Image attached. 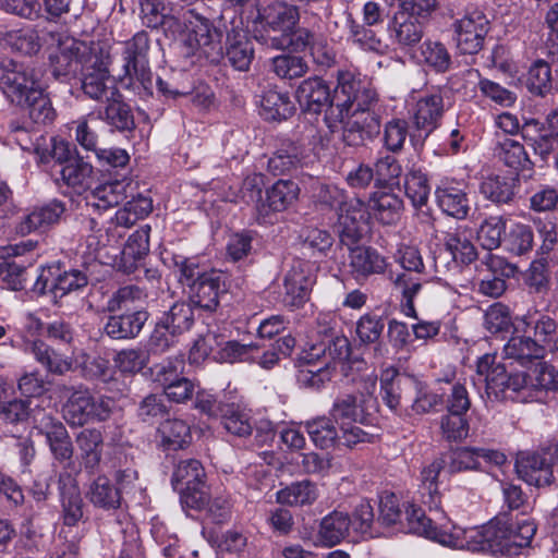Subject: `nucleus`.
Returning <instances> with one entry per match:
<instances>
[{
    "mask_svg": "<svg viewBox=\"0 0 558 558\" xmlns=\"http://www.w3.org/2000/svg\"><path fill=\"white\" fill-rule=\"evenodd\" d=\"M342 140L348 146H362L379 133V118L371 109L351 110L344 117Z\"/></svg>",
    "mask_w": 558,
    "mask_h": 558,
    "instance_id": "2eb2a0df",
    "label": "nucleus"
},
{
    "mask_svg": "<svg viewBox=\"0 0 558 558\" xmlns=\"http://www.w3.org/2000/svg\"><path fill=\"white\" fill-rule=\"evenodd\" d=\"M306 430L316 447L327 449L338 440V430L330 417L320 416L306 422Z\"/></svg>",
    "mask_w": 558,
    "mask_h": 558,
    "instance_id": "4d7b16f0",
    "label": "nucleus"
},
{
    "mask_svg": "<svg viewBox=\"0 0 558 558\" xmlns=\"http://www.w3.org/2000/svg\"><path fill=\"white\" fill-rule=\"evenodd\" d=\"M478 380L485 384V390L489 398L506 399L508 374L506 367L496 364V356L485 354L476 364Z\"/></svg>",
    "mask_w": 558,
    "mask_h": 558,
    "instance_id": "bb28decb",
    "label": "nucleus"
},
{
    "mask_svg": "<svg viewBox=\"0 0 558 558\" xmlns=\"http://www.w3.org/2000/svg\"><path fill=\"white\" fill-rule=\"evenodd\" d=\"M530 221L533 223L541 244L538 253L541 255H548L558 245V225L555 217H531Z\"/></svg>",
    "mask_w": 558,
    "mask_h": 558,
    "instance_id": "052dcab7",
    "label": "nucleus"
},
{
    "mask_svg": "<svg viewBox=\"0 0 558 558\" xmlns=\"http://www.w3.org/2000/svg\"><path fill=\"white\" fill-rule=\"evenodd\" d=\"M558 459V445L548 442L534 451H521L517 456L515 470L520 478L536 487L553 482V465Z\"/></svg>",
    "mask_w": 558,
    "mask_h": 558,
    "instance_id": "39448f33",
    "label": "nucleus"
},
{
    "mask_svg": "<svg viewBox=\"0 0 558 558\" xmlns=\"http://www.w3.org/2000/svg\"><path fill=\"white\" fill-rule=\"evenodd\" d=\"M159 432L162 441L171 449H180L192 439L189 424L179 418L167 420L161 423Z\"/></svg>",
    "mask_w": 558,
    "mask_h": 558,
    "instance_id": "338daca9",
    "label": "nucleus"
},
{
    "mask_svg": "<svg viewBox=\"0 0 558 558\" xmlns=\"http://www.w3.org/2000/svg\"><path fill=\"white\" fill-rule=\"evenodd\" d=\"M409 501H402L391 492H384L379 499V520L386 525L403 524L404 511Z\"/></svg>",
    "mask_w": 558,
    "mask_h": 558,
    "instance_id": "e2e57ef3",
    "label": "nucleus"
},
{
    "mask_svg": "<svg viewBox=\"0 0 558 558\" xmlns=\"http://www.w3.org/2000/svg\"><path fill=\"white\" fill-rule=\"evenodd\" d=\"M445 112L440 89L421 95L412 110V123L416 131L424 133V140L439 125Z\"/></svg>",
    "mask_w": 558,
    "mask_h": 558,
    "instance_id": "a211bd4d",
    "label": "nucleus"
},
{
    "mask_svg": "<svg viewBox=\"0 0 558 558\" xmlns=\"http://www.w3.org/2000/svg\"><path fill=\"white\" fill-rule=\"evenodd\" d=\"M304 158L303 150L294 143L279 148L268 160V169L275 175L296 169Z\"/></svg>",
    "mask_w": 558,
    "mask_h": 558,
    "instance_id": "5fc2aeb1",
    "label": "nucleus"
},
{
    "mask_svg": "<svg viewBox=\"0 0 558 558\" xmlns=\"http://www.w3.org/2000/svg\"><path fill=\"white\" fill-rule=\"evenodd\" d=\"M39 87L34 71L10 58L0 60V90L13 105L25 102Z\"/></svg>",
    "mask_w": 558,
    "mask_h": 558,
    "instance_id": "9d476101",
    "label": "nucleus"
},
{
    "mask_svg": "<svg viewBox=\"0 0 558 558\" xmlns=\"http://www.w3.org/2000/svg\"><path fill=\"white\" fill-rule=\"evenodd\" d=\"M376 379L373 374L362 377L359 396L348 393L338 397L329 411L330 418L340 425L362 422L364 415L376 407V400L373 397L376 390Z\"/></svg>",
    "mask_w": 558,
    "mask_h": 558,
    "instance_id": "423d86ee",
    "label": "nucleus"
},
{
    "mask_svg": "<svg viewBox=\"0 0 558 558\" xmlns=\"http://www.w3.org/2000/svg\"><path fill=\"white\" fill-rule=\"evenodd\" d=\"M337 231L343 245L352 246L362 238L366 219L364 204L357 198H349L338 210Z\"/></svg>",
    "mask_w": 558,
    "mask_h": 558,
    "instance_id": "4be33fe9",
    "label": "nucleus"
},
{
    "mask_svg": "<svg viewBox=\"0 0 558 558\" xmlns=\"http://www.w3.org/2000/svg\"><path fill=\"white\" fill-rule=\"evenodd\" d=\"M97 62V52L84 41L65 39L63 47L50 56L52 75L62 81L76 77Z\"/></svg>",
    "mask_w": 558,
    "mask_h": 558,
    "instance_id": "6e6552de",
    "label": "nucleus"
},
{
    "mask_svg": "<svg viewBox=\"0 0 558 558\" xmlns=\"http://www.w3.org/2000/svg\"><path fill=\"white\" fill-rule=\"evenodd\" d=\"M404 190L405 195L414 207H422L426 205L430 193V186L426 174L420 169H411L405 174Z\"/></svg>",
    "mask_w": 558,
    "mask_h": 558,
    "instance_id": "bf43d9fd",
    "label": "nucleus"
},
{
    "mask_svg": "<svg viewBox=\"0 0 558 558\" xmlns=\"http://www.w3.org/2000/svg\"><path fill=\"white\" fill-rule=\"evenodd\" d=\"M369 208L379 222L391 226L401 218L403 201L392 192L379 191L369 198Z\"/></svg>",
    "mask_w": 558,
    "mask_h": 558,
    "instance_id": "ea45409f",
    "label": "nucleus"
},
{
    "mask_svg": "<svg viewBox=\"0 0 558 558\" xmlns=\"http://www.w3.org/2000/svg\"><path fill=\"white\" fill-rule=\"evenodd\" d=\"M61 507L63 523L68 526L76 525L84 515V501L78 487L71 483L61 489Z\"/></svg>",
    "mask_w": 558,
    "mask_h": 558,
    "instance_id": "603ef678",
    "label": "nucleus"
},
{
    "mask_svg": "<svg viewBox=\"0 0 558 558\" xmlns=\"http://www.w3.org/2000/svg\"><path fill=\"white\" fill-rule=\"evenodd\" d=\"M219 417L223 428L233 436L247 437L253 432L250 412L240 403L221 404Z\"/></svg>",
    "mask_w": 558,
    "mask_h": 558,
    "instance_id": "37998d69",
    "label": "nucleus"
},
{
    "mask_svg": "<svg viewBox=\"0 0 558 558\" xmlns=\"http://www.w3.org/2000/svg\"><path fill=\"white\" fill-rule=\"evenodd\" d=\"M522 134L531 142L534 153L547 161L558 148V109L551 110L544 121L526 119Z\"/></svg>",
    "mask_w": 558,
    "mask_h": 558,
    "instance_id": "ddd939ff",
    "label": "nucleus"
},
{
    "mask_svg": "<svg viewBox=\"0 0 558 558\" xmlns=\"http://www.w3.org/2000/svg\"><path fill=\"white\" fill-rule=\"evenodd\" d=\"M88 283L87 276L77 269L61 271L58 267H43L34 283L33 290L39 295L49 294L53 304L59 305L60 300Z\"/></svg>",
    "mask_w": 558,
    "mask_h": 558,
    "instance_id": "1a4fd4ad",
    "label": "nucleus"
},
{
    "mask_svg": "<svg viewBox=\"0 0 558 558\" xmlns=\"http://www.w3.org/2000/svg\"><path fill=\"white\" fill-rule=\"evenodd\" d=\"M314 283L312 265L305 260H294L283 278L282 304L291 310L300 308L308 300Z\"/></svg>",
    "mask_w": 558,
    "mask_h": 558,
    "instance_id": "4468645a",
    "label": "nucleus"
},
{
    "mask_svg": "<svg viewBox=\"0 0 558 558\" xmlns=\"http://www.w3.org/2000/svg\"><path fill=\"white\" fill-rule=\"evenodd\" d=\"M35 243L32 241L22 242L15 245L0 246V280L4 288L12 291H21L25 288L27 274L26 267L15 260L9 259L11 256H19L26 251H32Z\"/></svg>",
    "mask_w": 558,
    "mask_h": 558,
    "instance_id": "5701e85b",
    "label": "nucleus"
},
{
    "mask_svg": "<svg viewBox=\"0 0 558 558\" xmlns=\"http://www.w3.org/2000/svg\"><path fill=\"white\" fill-rule=\"evenodd\" d=\"M317 36L305 27H294L293 31L287 32L284 35H260L256 39L264 45L274 49L284 50L291 48L294 51H303L312 48L313 41L317 40Z\"/></svg>",
    "mask_w": 558,
    "mask_h": 558,
    "instance_id": "4c0bfd02",
    "label": "nucleus"
},
{
    "mask_svg": "<svg viewBox=\"0 0 558 558\" xmlns=\"http://www.w3.org/2000/svg\"><path fill=\"white\" fill-rule=\"evenodd\" d=\"M381 399L393 412L401 409L403 402H410L413 389L417 387L414 376L399 374L397 369H385L380 378Z\"/></svg>",
    "mask_w": 558,
    "mask_h": 558,
    "instance_id": "6ab92c4d",
    "label": "nucleus"
},
{
    "mask_svg": "<svg viewBox=\"0 0 558 558\" xmlns=\"http://www.w3.org/2000/svg\"><path fill=\"white\" fill-rule=\"evenodd\" d=\"M84 469L93 474L97 471L104 450V436L99 429L85 428L76 436Z\"/></svg>",
    "mask_w": 558,
    "mask_h": 558,
    "instance_id": "f704fd0d",
    "label": "nucleus"
},
{
    "mask_svg": "<svg viewBox=\"0 0 558 558\" xmlns=\"http://www.w3.org/2000/svg\"><path fill=\"white\" fill-rule=\"evenodd\" d=\"M86 496L94 507L107 511L117 510L122 505L120 490L106 475H99L89 484Z\"/></svg>",
    "mask_w": 558,
    "mask_h": 558,
    "instance_id": "79ce46f5",
    "label": "nucleus"
},
{
    "mask_svg": "<svg viewBox=\"0 0 558 558\" xmlns=\"http://www.w3.org/2000/svg\"><path fill=\"white\" fill-rule=\"evenodd\" d=\"M400 529L451 548V545L447 543L448 537L456 535V529H459V526L452 525L449 530L438 529L433 525L432 520L426 517L421 507L410 502L405 508L403 524L400 525Z\"/></svg>",
    "mask_w": 558,
    "mask_h": 558,
    "instance_id": "412c9836",
    "label": "nucleus"
},
{
    "mask_svg": "<svg viewBox=\"0 0 558 558\" xmlns=\"http://www.w3.org/2000/svg\"><path fill=\"white\" fill-rule=\"evenodd\" d=\"M49 445L54 459L63 462L71 460L73 456V445L65 426L52 416H45L40 427Z\"/></svg>",
    "mask_w": 558,
    "mask_h": 558,
    "instance_id": "2f4dec72",
    "label": "nucleus"
},
{
    "mask_svg": "<svg viewBox=\"0 0 558 558\" xmlns=\"http://www.w3.org/2000/svg\"><path fill=\"white\" fill-rule=\"evenodd\" d=\"M87 192L86 206L99 214L118 206L126 198V185L118 180L92 186Z\"/></svg>",
    "mask_w": 558,
    "mask_h": 558,
    "instance_id": "c756f323",
    "label": "nucleus"
},
{
    "mask_svg": "<svg viewBox=\"0 0 558 558\" xmlns=\"http://www.w3.org/2000/svg\"><path fill=\"white\" fill-rule=\"evenodd\" d=\"M349 271L357 280H365L372 275L383 274L387 268V262L376 250L366 246H348Z\"/></svg>",
    "mask_w": 558,
    "mask_h": 558,
    "instance_id": "393cba45",
    "label": "nucleus"
},
{
    "mask_svg": "<svg viewBox=\"0 0 558 558\" xmlns=\"http://www.w3.org/2000/svg\"><path fill=\"white\" fill-rule=\"evenodd\" d=\"M258 20L263 28L284 35L293 31L300 21L299 5L287 0H267L258 10Z\"/></svg>",
    "mask_w": 558,
    "mask_h": 558,
    "instance_id": "f3484780",
    "label": "nucleus"
},
{
    "mask_svg": "<svg viewBox=\"0 0 558 558\" xmlns=\"http://www.w3.org/2000/svg\"><path fill=\"white\" fill-rule=\"evenodd\" d=\"M536 524L530 519L513 522L506 515L496 517L482 527L456 529V535L448 537L451 548L492 555L514 556L531 544Z\"/></svg>",
    "mask_w": 558,
    "mask_h": 558,
    "instance_id": "f257e3e1",
    "label": "nucleus"
},
{
    "mask_svg": "<svg viewBox=\"0 0 558 558\" xmlns=\"http://www.w3.org/2000/svg\"><path fill=\"white\" fill-rule=\"evenodd\" d=\"M305 359L307 364L300 368L298 381L304 388L318 390L332 377L331 362L324 360L320 363H315L314 360L319 359V353L312 350Z\"/></svg>",
    "mask_w": 558,
    "mask_h": 558,
    "instance_id": "e433bc0d",
    "label": "nucleus"
},
{
    "mask_svg": "<svg viewBox=\"0 0 558 558\" xmlns=\"http://www.w3.org/2000/svg\"><path fill=\"white\" fill-rule=\"evenodd\" d=\"M60 173L63 183L78 194L87 192L95 181L93 166L82 156L63 166Z\"/></svg>",
    "mask_w": 558,
    "mask_h": 558,
    "instance_id": "a19ab883",
    "label": "nucleus"
},
{
    "mask_svg": "<svg viewBox=\"0 0 558 558\" xmlns=\"http://www.w3.org/2000/svg\"><path fill=\"white\" fill-rule=\"evenodd\" d=\"M221 33L208 19L194 15L189 21L182 47L186 57L199 54L210 62H217L222 56Z\"/></svg>",
    "mask_w": 558,
    "mask_h": 558,
    "instance_id": "0eeeda50",
    "label": "nucleus"
},
{
    "mask_svg": "<svg viewBox=\"0 0 558 558\" xmlns=\"http://www.w3.org/2000/svg\"><path fill=\"white\" fill-rule=\"evenodd\" d=\"M68 400L62 412L64 420L72 426H83L89 422H102L109 418L112 401L106 397H95L84 386H63Z\"/></svg>",
    "mask_w": 558,
    "mask_h": 558,
    "instance_id": "7ed1b4c3",
    "label": "nucleus"
},
{
    "mask_svg": "<svg viewBox=\"0 0 558 558\" xmlns=\"http://www.w3.org/2000/svg\"><path fill=\"white\" fill-rule=\"evenodd\" d=\"M40 24L14 29L5 35V43L24 54H35L41 48Z\"/></svg>",
    "mask_w": 558,
    "mask_h": 558,
    "instance_id": "09e8293b",
    "label": "nucleus"
},
{
    "mask_svg": "<svg viewBox=\"0 0 558 558\" xmlns=\"http://www.w3.org/2000/svg\"><path fill=\"white\" fill-rule=\"evenodd\" d=\"M505 244L506 248L517 256L531 252L534 246L533 229L521 222L514 223L505 238Z\"/></svg>",
    "mask_w": 558,
    "mask_h": 558,
    "instance_id": "0e129e2a",
    "label": "nucleus"
},
{
    "mask_svg": "<svg viewBox=\"0 0 558 558\" xmlns=\"http://www.w3.org/2000/svg\"><path fill=\"white\" fill-rule=\"evenodd\" d=\"M526 85L529 90L537 96H546L553 90L551 70L544 60H536L527 73Z\"/></svg>",
    "mask_w": 558,
    "mask_h": 558,
    "instance_id": "69168bd1",
    "label": "nucleus"
},
{
    "mask_svg": "<svg viewBox=\"0 0 558 558\" xmlns=\"http://www.w3.org/2000/svg\"><path fill=\"white\" fill-rule=\"evenodd\" d=\"M271 69L278 77L293 80L302 77L308 65L302 57L286 53L271 59Z\"/></svg>",
    "mask_w": 558,
    "mask_h": 558,
    "instance_id": "774afa93",
    "label": "nucleus"
},
{
    "mask_svg": "<svg viewBox=\"0 0 558 558\" xmlns=\"http://www.w3.org/2000/svg\"><path fill=\"white\" fill-rule=\"evenodd\" d=\"M545 348L531 337L515 336L504 345V356L512 360L522 366L534 364L543 359Z\"/></svg>",
    "mask_w": 558,
    "mask_h": 558,
    "instance_id": "c9c22d12",
    "label": "nucleus"
},
{
    "mask_svg": "<svg viewBox=\"0 0 558 558\" xmlns=\"http://www.w3.org/2000/svg\"><path fill=\"white\" fill-rule=\"evenodd\" d=\"M205 478V470L196 459L180 460L173 470L171 484L175 490L180 487L202 485Z\"/></svg>",
    "mask_w": 558,
    "mask_h": 558,
    "instance_id": "864d4df0",
    "label": "nucleus"
},
{
    "mask_svg": "<svg viewBox=\"0 0 558 558\" xmlns=\"http://www.w3.org/2000/svg\"><path fill=\"white\" fill-rule=\"evenodd\" d=\"M299 193V185L294 181L278 180L266 191L264 202L257 205L258 222H270L271 215L286 210L298 199Z\"/></svg>",
    "mask_w": 558,
    "mask_h": 558,
    "instance_id": "aec40b11",
    "label": "nucleus"
},
{
    "mask_svg": "<svg viewBox=\"0 0 558 558\" xmlns=\"http://www.w3.org/2000/svg\"><path fill=\"white\" fill-rule=\"evenodd\" d=\"M97 118L118 131H130L135 126L131 108L117 88L110 90L105 107L97 111Z\"/></svg>",
    "mask_w": 558,
    "mask_h": 558,
    "instance_id": "c85d7f7f",
    "label": "nucleus"
},
{
    "mask_svg": "<svg viewBox=\"0 0 558 558\" xmlns=\"http://www.w3.org/2000/svg\"><path fill=\"white\" fill-rule=\"evenodd\" d=\"M445 246L452 258L462 264H470L476 258V250L471 241V233L463 228L449 231L445 236Z\"/></svg>",
    "mask_w": 558,
    "mask_h": 558,
    "instance_id": "de8ad7c7",
    "label": "nucleus"
},
{
    "mask_svg": "<svg viewBox=\"0 0 558 558\" xmlns=\"http://www.w3.org/2000/svg\"><path fill=\"white\" fill-rule=\"evenodd\" d=\"M223 293H226L223 275L215 269L206 271L189 289L191 305L208 313L218 308Z\"/></svg>",
    "mask_w": 558,
    "mask_h": 558,
    "instance_id": "dca6fc26",
    "label": "nucleus"
},
{
    "mask_svg": "<svg viewBox=\"0 0 558 558\" xmlns=\"http://www.w3.org/2000/svg\"><path fill=\"white\" fill-rule=\"evenodd\" d=\"M317 497V487L308 480L292 483L277 493V501L288 506L312 505Z\"/></svg>",
    "mask_w": 558,
    "mask_h": 558,
    "instance_id": "8fccbe9b",
    "label": "nucleus"
},
{
    "mask_svg": "<svg viewBox=\"0 0 558 558\" xmlns=\"http://www.w3.org/2000/svg\"><path fill=\"white\" fill-rule=\"evenodd\" d=\"M336 93H341L345 99L341 104L330 105L325 112V122L331 132L337 130L338 122H342L351 110L371 109L376 101V93L367 77L351 70L338 72Z\"/></svg>",
    "mask_w": 558,
    "mask_h": 558,
    "instance_id": "f03ea898",
    "label": "nucleus"
},
{
    "mask_svg": "<svg viewBox=\"0 0 558 558\" xmlns=\"http://www.w3.org/2000/svg\"><path fill=\"white\" fill-rule=\"evenodd\" d=\"M296 99L305 111L312 113H319L324 107L333 105L328 85L319 77L304 80L296 89Z\"/></svg>",
    "mask_w": 558,
    "mask_h": 558,
    "instance_id": "7c9ffc66",
    "label": "nucleus"
},
{
    "mask_svg": "<svg viewBox=\"0 0 558 558\" xmlns=\"http://www.w3.org/2000/svg\"><path fill=\"white\" fill-rule=\"evenodd\" d=\"M226 58L231 66L238 71H247L254 59L253 43L242 32L228 33Z\"/></svg>",
    "mask_w": 558,
    "mask_h": 558,
    "instance_id": "58836bf2",
    "label": "nucleus"
},
{
    "mask_svg": "<svg viewBox=\"0 0 558 558\" xmlns=\"http://www.w3.org/2000/svg\"><path fill=\"white\" fill-rule=\"evenodd\" d=\"M32 352L36 361L52 374L63 375L72 369L73 361L71 357L58 353L40 340L33 342Z\"/></svg>",
    "mask_w": 558,
    "mask_h": 558,
    "instance_id": "3c124183",
    "label": "nucleus"
},
{
    "mask_svg": "<svg viewBox=\"0 0 558 558\" xmlns=\"http://www.w3.org/2000/svg\"><path fill=\"white\" fill-rule=\"evenodd\" d=\"M260 116L268 121H281L290 118L294 112V105L290 97L277 90H266L260 98Z\"/></svg>",
    "mask_w": 558,
    "mask_h": 558,
    "instance_id": "a18cd8bd",
    "label": "nucleus"
},
{
    "mask_svg": "<svg viewBox=\"0 0 558 558\" xmlns=\"http://www.w3.org/2000/svg\"><path fill=\"white\" fill-rule=\"evenodd\" d=\"M436 198L441 210L457 219H465L470 211V199L461 183L444 181L436 189Z\"/></svg>",
    "mask_w": 558,
    "mask_h": 558,
    "instance_id": "cd10ccee",
    "label": "nucleus"
},
{
    "mask_svg": "<svg viewBox=\"0 0 558 558\" xmlns=\"http://www.w3.org/2000/svg\"><path fill=\"white\" fill-rule=\"evenodd\" d=\"M17 106L23 108L29 120L37 125L51 124L57 117L51 100L40 86L31 93L25 102L19 104Z\"/></svg>",
    "mask_w": 558,
    "mask_h": 558,
    "instance_id": "c03bdc74",
    "label": "nucleus"
},
{
    "mask_svg": "<svg viewBox=\"0 0 558 558\" xmlns=\"http://www.w3.org/2000/svg\"><path fill=\"white\" fill-rule=\"evenodd\" d=\"M352 520L348 512L333 510L325 515L318 529V539L324 547H333L349 536Z\"/></svg>",
    "mask_w": 558,
    "mask_h": 558,
    "instance_id": "473e14b6",
    "label": "nucleus"
},
{
    "mask_svg": "<svg viewBox=\"0 0 558 558\" xmlns=\"http://www.w3.org/2000/svg\"><path fill=\"white\" fill-rule=\"evenodd\" d=\"M150 39L145 31L137 32L124 41L122 51L124 76L130 86L142 88L143 95H153V73L149 66L148 51Z\"/></svg>",
    "mask_w": 558,
    "mask_h": 558,
    "instance_id": "20e7f679",
    "label": "nucleus"
},
{
    "mask_svg": "<svg viewBox=\"0 0 558 558\" xmlns=\"http://www.w3.org/2000/svg\"><path fill=\"white\" fill-rule=\"evenodd\" d=\"M148 317L149 314L145 310L110 315L104 326V332L114 340L135 339L143 330Z\"/></svg>",
    "mask_w": 558,
    "mask_h": 558,
    "instance_id": "b1692460",
    "label": "nucleus"
},
{
    "mask_svg": "<svg viewBox=\"0 0 558 558\" xmlns=\"http://www.w3.org/2000/svg\"><path fill=\"white\" fill-rule=\"evenodd\" d=\"M146 298L144 291L136 286L120 288L107 302V311L110 313L132 312L138 310L136 303Z\"/></svg>",
    "mask_w": 558,
    "mask_h": 558,
    "instance_id": "680f3d73",
    "label": "nucleus"
},
{
    "mask_svg": "<svg viewBox=\"0 0 558 558\" xmlns=\"http://www.w3.org/2000/svg\"><path fill=\"white\" fill-rule=\"evenodd\" d=\"M446 469L450 474L475 471L484 472L487 465L500 466L507 462L504 452L484 447H458L446 457Z\"/></svg>",
    "mask_w": 558,
    "mask_h": 558,
    "instance_id": "9b49d317",
    "label": "nucleus"
},
{
    "mask_svg": "<svg viewBox=\"0 0 558 558\" xmlns=\"http://www.w3.org/2000/svg\"><path fill=\"white\" fill-rule=\"evenodd\" d=\"M82 75V89L85 95L95 100L107 99L114 86L108 87L109 70L102 57L97 53V62L87 66Z\"/></svg>",
    "mask_w": 558,
    "mask_h": 558,
    "instance_id": "72a5a7b5",
    "label": "nucleus"
},
{
    "mask_svg": "<svg viewBox=\"0 0 558 558\" xmlns=\"http://www.w3.org/2000/svg\"><path fill=\"white\" fill-rule=\"evenodd\" d=\"M391 37L402 47H413L418 44L423 37V26L404 12H397L391 27Z\"/></svg>",
    "mask_w": 558,
    "mask_h": 558,
    "instance_id": "49530a36",
    "label": "nucleus"
},
{
    "mask_svg": "<svg viewBox=\"0 0 558 558\" xmlns=\"http://www.w3.org/2000/svg\"><path fill=\"white\" fill-rule=\"evenodd\" d=\"M64 204L53 199L50 203L34 208L31 213L21 217L15 230L21 235H27L35 231H45L57 223L64 213Z\"/></svg>",
    "mask_w": 558,
    "mask_h": 558,
    "instance_id": "a878e982",
    "label": "nucleus"
},
{
    "mask_svg": "<svg viewBox=\"0 0 558 558\" xmlns=\"http://www.w3.org/2000/svg\"><path fill=\"white\" fill-rule=\"evenodd\" d=\"M506 220L502 216L485 218L477 230V241L483 248L493 251L500 246L506 238Z\"/></svg>",
    "mask_w": 558,
    "mask_h": 558,
    "instance_id": "6e6d98bb",
    "label": "nucleus"
},
{
    "mask_svg": "<svg viewBox=\"0 0 558 558\" xmlns=\"http://www.w3.org/2000/svg\"><path fill=\"white\" fill-rule=\"evenodd\" d=\"M488 25L489 21L481 10L466 11L452 24L457 49L463 54L477 53L483 48Z\"/></svg>",
    "mask_w": 558,
    "mask_h": 558,
    "instance_id": "f8f14e48",
    "label": "nucleus"
},
{
    "mask_svg": "<svg viewBox=\"0 0 558 558\" xmlns=\"http://www.w3.org/2000/svg\"><path fill=\"white\" fill-rule=\"evenodd\" d=\"M160 320L170 328L172 333L180 336L189 331L194 324L192 305L177 302L162 315Z\"/></svg>",
    "mask_w": 558,
    "mask_h": 558,
    "instance_id": "13d9d810",
    "label": "nucleus"
}]
</instances>
